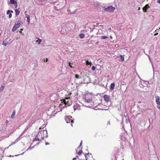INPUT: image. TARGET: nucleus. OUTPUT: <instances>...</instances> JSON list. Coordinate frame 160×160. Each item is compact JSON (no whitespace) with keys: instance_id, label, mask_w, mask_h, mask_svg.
I'll return each instance as SVG.
<instances>
[{"instance_id":"a878e982","label":"nucleus","mask_w":160,"mask_h":160,"mask_svg":"<svg viewBox=\"0 0 160 160\" xmlns=\"http://www.w3.org/2000/svg\"><path fill=\"white\" fill-rule=\"evenodd\" d=\"M22 22L21 21H18L17 22V23L16 24H18L19 26L20 25H21L22 24Z\"/></svg>"},{"instance_id":"6e6552de","label":"nucleus","mask_w":160,"mask_h":160,"mask_svg":"<svg viewBox=\"0 0 160 160\" xmlns=\"http://www.w3.org/2000/svg\"><path fill=\"white\" fill-rule=\"evenodd\" d=\"M149 8L150 7H149L148 5V4H146L145 6L142 8L143 11L145 12H147V9Z\"/></svg>"},{"instance_id":"dca6fc26","label":"nucleus","mask_w":160,"mask_h":160,"mask_svg":"<svg viewBox=\"0 0 160 160\" xmlns=\"http://www.w3.org/2000/svg\"><path fill=\"white\" fill-rule=\"evenodd\" d=\"M115 87V84L114 83L111 84L110 87V88L111 90H112Z\"/></svg>"},{"instance_id":"ddd939ff","label":"nucleus","mask_w":160,"mask_h":160,"mask_svg":"<svg viewBox=\"0 0 160 160\" xmlns=\"http://www.w3.org/2000/svg\"><path fill=\"white\" fill-rule=\"evenodd\" d=\"M85 60L86 62V63L87 65H90V66H91L92 65V62H91L90 61H89V60L88 59H85Z\"/></svg>"},{"instance_id":"09e8293b","label":"nucleus","mask_w":160,"mask_h":160,"mask_svg":"<svg viewBox=\"0 0 160 160\" xmlns=\"http://www.w3.org/2000/svg\"><path fill=\"white\" fill-rule=\"evenodd\" d=\"M85 158H86V160H87L88 159V157H85Z\"/></svg>"},{"instance_id":"c9c22d12","label":"nucleus","mask_w":160,"mask_h":160,"mask_svg":"<svg viewBox=\"0 0 160 160\" xmlns=\"http://www.w3.org/2000/svg\"><path fill=\"white\" fill-rule=\"evenodd\" d=\"M48 60V58H46V59H43V61L44 62H47Z\"/></svg>"},{"instance_id":"2f4dec72","label":"nucleus","mask_w":160,"mask_h":160,"mask_svg":"<svg viewBox=\"0 0 160 160\" xmlns=\"http://www.w3.org/2000/svg\"><path fill=\"white\" fill-rule=\"evenodd\" d=\"M75 77L77 79H79V78H80L78 74L75 75Z\"/></svg>"},{"instance_id":"13d9d810","label":"nucleus","mask_w":160,"mask_h":160,"mask_svg":"<svg viewBox=\"0 0 160 160\" xmlns=\"http://www.w3.org/2000/svg\"><path fill=\"white\" fill-rule=\"evenodd\" d=\"M98 41L97 42H96V44L98 43Z\"/></svg>"},{"instance_id":"e433bc0d","label":"nucleus","mask_w":160,"mask_h":160,"mask_svg":"<svg viewBox=\"0 0 160 160\" xmlns=\"http://www.w3.org/2000/svg\"><path fill=\"white\" fill-rule=\"evenodd\" d=\"M96 68L95 66H93L92 67V70H94Z\"/></svg>"},{"instance_id":"393cba45","label":"nucleus","mask_w":160,"mask_h":160,"mask_svg":"<svg viewBox=\"0 0 160 160\" xmlns=\"http://www.w3.org/2000/svg\"><path fill=\"white\" fill-rule=\"evenodd\" d=\"M101 38L103 39H106L108 38V37L106 36H102L101 37Z\"/></svg>"},{"instance_id":"37998d69","label":"nucleus","mask_w":160,"mask_h":160,"mask_svg":"<svg viewBox=\"0 0 160 160\" xmlns=\"http://www.w3.org/2000/svg\"><path fill=\"white\" fill-rule=\"evenodd\" d=\"M45 143L46 145H48L49 144L47 142H46Z\"/></svg>"},{"instance_id":"4c0bfd02","label":"nucleus","mask_w":160,"mask_h":160,"mask_svg":"<svg viewBox=\"0 0 160 160\" xmlns=\"http://www.w3.org/2000/svg\"><path fill=\"white\" fill-rule=\"evenodd\" d=\"M87 155H91L92 156V154L91 153H89V152H88L87 153Z\"/></svg>"},{"instance_id":"6ab92c4d","label":"nucleus","mask_w":160,"mask_h":160,"mask_svg":"<svg viewBox=\"0 0 160 160\" xmlns=\"http://www.w3.org/2000/svg\"><path fill=\"white\" fill-rule=\"evenodd\" d=\"M156 103L157 105V107L160 110V101L156 102Z\"/></svg>"},{"instance_id":"79ce46f5","label":"nucleus","mask_w":160,"mask_h":160,"mask_svg":"<svg viewBox=\"0 0 160 160\" xmlns=\"http://www.w3.org/2000/svg\"><path fill=\"white\" fill-rule=\"evenodd\" d=\"M85 157H87V153L84 154Z\"/></svg>"},{"instance_id":"c85d7f7f","label":"nucleus","mask_w":160,"mask_h":160,"mask_svg":"<svg viewBox=\"0 0 160 160\" xmlns=\"http://www.w3.org/2000/svg\"><path fill=\"white\" fill-rule=\"evenodd\" d=\"M38 40H36V42L37 43L39 44L40 43V39L39 38H37Z\"/></svg>"},{"instance_id":"39448f33","label":"nucleus","mask_w":160,"mask_h":160,"mask_svg":"<svg viewBox=\"0 0 160 160\" xmlns=\"http://www.w3.org/2000/svg\"><path fill=\"white\" fill-rule=\"evenodd\" d=\"M60 32L62 34H64L65 33L67 32L66 27L65 26H62Z\"/></svg>"},{"instance_id":"58836bf2","label":"nucleus","mask_w":160,"mask_h":160,"mask_svg":"<svg viewBox=\"0 0 160 160\" xmlns=\"http://www.w3.org/2000/svg\"><path fill=\"white\" fill-rule=\"evenodd\" d=\"M82 141H81V142L80 144L79 147H80V146H82Z\"/></svg>"},{"instance_id":"20e7f679","label":"nucleus","mask_w":160,"mask_h":160,"mask_svg":"<svg viewBox=\"0 0 160 160\" xmlns=\"http://www.w3.org/2000/svg\"><path fill=\"white\" fill-rule=\"evenodd\" d=\"M103 97L104 100L106 102H108L110 100V97L107 95H104Z\"/></svg>"},{"instance_id":"ea45409f","label":"nucleus","mask_w":160,"mask_h":160,"mask_svg":"<svg viewBox=\"0 0 160 160\" xmlns=\"http://www.w3.org/2000/svg\"><path fill=\"white\" fill-rule=\"evenodd\" d=\"M157 2L158 3L160 4V0H158Z\"/></svg>"},{"instance_id":"4be33fe9","label":"nucleus","mask_w":160,"mask_h":160,"mask_svg":"<svg viewBox=\"0 0 160 160\" xmlns=\"http://www.w3.org/2000/svg\"><path fill=\"white\" fill-rule=\"evenodd\" d=\"M120 60L121 61H124V58L123 56L121 55H120Z\"/></svg>"},{"instance_id":"052dcab7","label":"nucleus","mask_w":160,"mask_h":160,"mask_svg":"<svg viewBox=\"0 0 160 160\" xmlns=\"http://www.w3.org/2000/svg\"><path fill=\"white\" fill-rule=\"evenodd\" d=\"M40 42H42V39H41Z\"/></svg>"},{"instance_id":"f03ea898","label":"nucleus","mask_w":160,"mask_h":160,"mask_svg":"<svg viewBox=\"0 0 160 160\" xmlns=\"http://www.w3.org/2000/svg\"><path fill=\"white\" fill-rule=\"evenodd\" d=\"M72 118V117L68 116L65 119V121L67 123L71 122V125L72 126V123L74 122V120L71 118Z\"/></svg>"},{"instance_id":"aec40b11","label":"nucleus","mask_w":160,"mask_h":160,"mask_svg":"<svg viewBox=\"0 0 160 160\" xmlns=\"http://www.w3.org/2000/svg\"><path fill=\"white\" fill-rule=\"evenodd\" d=\"M92 100L90 99H85V102H91Z\"/></svg>"},{"instance_id":"bb28decb","label":"nucleus","mask_w":160,"mask_h":160,"mask_svg":"<svg viewBox=\"0 0 160 160\" xmlns=\"http://www.w3.org/2000/svg\"><path fill=\"white\" fill-rule=\"evenodd\" d=\"M89 29H90V32H92V31H93V30H97V29L96 28H94L92 29L91 28H89Z\"/></svg>"},{"instance_id":"49530a36","label":"nucleus","mask_w":160,"mask_h":160,"mask_svg":"<svg viewBox=\"0 0 160 160\" xmlns=\"http://www.w3.org/2000/svg\"><path fill=\"white\" fill-rule=\"evenodd\" d=\"M22 30H23V29H20V31H19V32H21V31H22Z\"/></svg>"},{"instance_id":"1a4fd4ad","label":"nucleus","mask_w":160,"mask_h":160,"mask_svg":"<svg viewBox=\"0 0 160 160\" xmlns=\"http://www.w3.org/2000/svg\"><path fill=\"white\" fill-rule=\"evenodd\" d=\"M13 12V11L12 10H8L7 12V14L9 15V18H11L12 16V14L11 13Z\"/></svg>"},{"instance_id":"bf43d9fd","label":"nucleus","mask_w":160,"mask_h":160,"mask_svg":"<svg viewBox=\"0 0 160 160\" xmlns=\"http://www.w3.org/2000/svg\"><path fill=\"white\" fill-rule=\"evenodd\" d=\"M18 155H16L15 156H18Z\"/></svg>"},{"instance_id":"9b49d317","label":"nucleus","mask_w":160,"mask_h":160,"mask_svg":"<svg viewBox=\"0 0 160 160\" xmlns=\"http://www.w3.org/2000/svg\"><path fill=\"white\" fill-rule=\"evenodd\" d=\"M26 11L25 12V15L26 17V18H27V21L28 22V24H29L30 22V16L28 15L26 13Z\"/></svg>"},{"instance_id":"412c9836","label":"nucleus","mask_w":160,"mask_h":160,"mask_svg":"<svg viewBox=\"0 0 160 160\" xmlns=\"http://www.w3.org/2000/svg\"><path fill=\"white\" fill-rule=\"evenodd\" d=\"M15 113H16L15 111L13 112L11 117L12 118H14V117L15 115Z\"/></svg>"},{"instance_id":"423d86ee","label":"nucleus","mask_w":160,"mask_h":160,"mask_svg":"<svg viewBox=\"0 0 160 160\" xmlns=\"http://www.w3.org/2000/svg\"><path fill=\"white\" fill-rule=\"evenodd\" d=\"M19 27L18 24H15L14 26L12 28V32L15 31L17 28Z\"/></svg>"},{"instance_id":"9d476101","label":"nucleus","mask_w":160,"mask_h":160,"mask_svg":"<svg viewBox=\"0 0 160 160\" xmlns=\"http://www.w3.org/2000/svg\"><path fill=\"white\" fill-rule=\"evenodd\" d=\"M98 100L97 99L95 100V101L94 102H93V107H97L99 104H100V103H97V102H98Z\"/></svg>"},{"instance_id":"603ef678","label":"nucleus","mask_w":160,"mask_h":160,"mask_svg":"<svg viewBox=\"0 0 160 160\" xmlns=\"http://www.w3.org/2000/svg\"><path fill=\"white\" fill-rule=\"evenodd\" d=\"M76 158H78V157L77 156H76Z\"/></svg>"},{"instance_id":"3c124183","label":"nucleus","mask_w":160,"mask_h":160,"mask_svg":"<svg viewBox=\"0 0 160 160\" xmlns=\"http://www.w3.org/2000/svg\"><path fill=\"white\" fill-rule=\"evenodd\" d=\"M157 30H158L157 29V30H155V32H158V31H157Z\"/></svg>"},{"instance_id":"72a5a7b5","label":"nucleus","mask_w":160,"mask_h":160,"mask_svg":"<svg viewBox=\"0 0 160 160\" xmlns=\"http://www.w3.org/2000/svg\"><path fill=\"white\" fill-rule=\"evenodd\" d=\"M22 138L21 136H19V137L16 140V141H18L20 139H21Z\"/></svg>"},{"instance_id":"4d7b16f0","label":"nucleus","mask_w":160,"mask_h":160,"mask_svg":"<svg viewBox=\"0 0 160 160\" xmlns=\"http://www.w3.org/2000/svg\"><path fill=\"white\" fill-rule=\"evenodd\" d=\"M148 57H149V60H150L151 59H150V58L149 56H148Z\"/></svg>"},{"instance_id":"a18cd8bd","label":"nucleus","mask_w":160,"mask_h":160,"mask_svg":"<svg viewBox=\"0 0 160 160\" xmlns=\"http://www.w3.org/2000/svg\"><path fill=\"white\" fill-rule=\"evenodd\" d=\"M83 99H84V100L85 101V99H86V97H84Z\"/></svg>"},{"instance_id":"f3484780","label":"nucleus","mask_w":160,"mask_h":160,"mask_svg":"<svg viewBox=\"0 0 160 160\" xmlns=\"http://www.w3.org/2000/svg\"><path fill=\"white\" fill-rule=\"evenodd\" d=\"M8 42L7 40H4L2 42V44L4 45L5 46H6L8 44Z\"/></svg>"},{"instance_id":"c756f323","label":"nucleus","mask_w":160,"mask_h":160,"mask_svg":"<svg viewBox=\"0 0 160 160\" xmlns=\"http://www.w3.org/2000/svg\"><path fill=\"white\" fill-rule=\"evenodd\" d=\"M64 2L63 3H60V4H58V5H60V6H59L58 7H61L63 5L64 6H64L65 5H64Z\"/></svg>"},{"instance_id":"f257e3e1","label":"nucleus","mask_w":160,"mask_h":160,"mask_svg":"<svg viewBox=\"0 0 160 160\" xmlns=\"http://www.w3.org/2000/svg\"><path fill=\"white\" fill-rule=\"evenodd\" d=\"M41 138L43 139L44 138L47 137L48 133L47 131L46 130H44L43 129L41 130Z\"/></svg>"},{"instance_id":"8fccbe9b","label":"nucleus","mask_w":160,"mask_h":160,"mask_svg":"<svg viewBox=\"0 0 160 160\" xmlns=\"http://www.w3.org/2000/svg\"><path fill=\"white\" fill-rule=\"evenodd\" d=\"M29 149H30V147H29V148L26 151H28Z\"/></svg>"},{"instance_id":"5fc2aeb1","label":"nucleus","mask_w":160,"mask_h":160,"mask_svg":"<svg viewBox=\"0 0 160 160\" xmlns=\"http://www.w3.org/2000/svg\"><path fill=\"white\" fill-rule=\"evenodd\" d=\"M140 8L139 7V8H138V10H140Z\"/></svg>"},{"instance_id":"4468645a","label":"nucleus","mask_w":160,"mask_h":160,"mask_svg":"<svg viewBox=\"0 0 160 160\" xmlns=\"http://www.w3.org/2000/svg\"><path fill=\"white\" fill-rule=\"evenodd\" d=\"M63 7H64V6L63 5L61 7H57L56 6H54V8L57 10H60V9H61Z\"/></svg>"},{"instance_id":"a19ab883","label":"nucleus","mask_w":160,"mask_h":160,"mask_svg":"<svg viewBox=\"0 0 160 160\" xmlns=\"http://www.w3.org/2000/svg\"><path fill=\"white\" fill-rule=\"evenodd\" d=\"M158 34V32H156L155 34H154V36H156V35H157Z\"/></svg>"},{"instance_id":"2eb2a0df","label":"nucleus","mask_w":160,"mask_h":160,"mask_svg":"<svg viewBox=\"0 0 160 160\" xmlns=\"http://www.w3.org/2000/svg\"><path fill=\"white\" fill-rule=\"evenodd\" d=\"M15 11L16 12V15L17 16L20 13V11L18 9H15Z\"/></svg>"},{"instance_id":"f704fd0d","label":"nucleus","mask_w":160,"mask_h":160,"mask_svg":"<svg viewBox=\"0 0 160 160\" xmlns=\"http://www.w3.org/2000/svg\"><path fill=\"white\" fill-rule=\"evenodd\" d=\"M4 88V87L3 86H1L0 88V90L1 91H3V90Z\"/></svg>"},{"instance_id":"a211bd4d","label":"nucleus","mask_w":160,"mask_h":160,"mask_svg":"<svg viewBox=\"0 0 160 160\" xmlns=\"http://www.w3.org/2000/svg\"><path fill=\"white\" fill-rule=\"evenodd\" d=\"M155 98H156V102H158V101H160V97L158 96H156L155 97Z\"/></svg>"},{"instance_id":"e2e57ef3","label":"nucleus","mask_w":160,"mask_h":160,"mask_svg":"<svg viewBox=\"0 0 160 160\" xmlns=\"http://www.w3.org/2000/svg\"><path fill=\"white\" fill-rule=\"evenodd\" d=\"M75 108H74V110H75Z\"/></svg>"},{"instance_id":"69168bd1","label":"nucleus","mask_w":160,"mask_h":160,"mask_svg":"<svg viewBox=\"0 0 160 160\" xmlns=\"http://www.w3.org/2000/svg\"><path fill=\"white\" fill-rule=\"evenodd\" d=\"M36 145V144L34 145V146H35Z\"/></svg>"},{"instance_id":"0e129e2a","label":"nucleus","mask_w":160,"mask_h":160,"mask_svg":"<svg viewBox=\"0 0 160 160\" xmlns=\"http://www.w3.org/2000/svg\"><path fill=\"white\" fill-rule=\"evenodd\" d=\"M39 129H40V128H39Z\"/></svg>"},{"instance_id":"c03bdc74","label":"nucleus","mask_w":160,"mask_h":160,"mask_svg":"<svg viewBox=\"0 0 160 160\" xmlns=\"http://www.w3.org/2000/svg\"><path fill=\"white\" fill-rule=\"evenodd\" d=\"M76 158H73V160H76Z\"/></svg>"},{"instance_id":"cd10ccee","label":"nucleus","mask_w":160,"mask_h":160,"mask_svg":"<svg viewBox=\"0 0 160 160\" xmlns=\"http://www.w3.org/2000/svg\"><path fill=\"white\" fill-rule=\"evenodd\" d=\"M82 153V150H79L78 152V154L80 155Z\"/></svg>"},{"instance_id":"5701e85b","label":"nucleus","mask_w":160,"mask_h":160,"mask_svg":"<svg viewBox=\"0 0 160 160\" xmlns=\"http://www.w3.org/2000/svg\"><path fill=\"white\" fill-rule=\"evenodd\" d=\"M85 36V35L84 34L81 33L79 34V37L81 38H83Z\"/></svg>"},{"instance_id":"680f3d73","label":"nucleus","mask_w":160,"mask_h":160,"mask_svg":"<svg viewBox=\"0 0 160 160\" xmlns=\"http://www.w3.org/2000/svg\"><path fill=\"white\" fill-rule=\"evenodd\" d=\"M87 30L89 31V30L88 29V30Z\"/></svg>"},{"instance_id":"f8f14e48","label":"nucleus","mask_w":160,"mask_h":160,"mask_svg":"<svg viewBox=\"0 0 160 160\" xmlns=\"http://www.w3.org/2000/svg\"><path fill=\"white\" fill-rule=\"evenodd\" d=\"M55 96H56V95L55 94H52L50 97V99L52 101H54L56 99H54L53 97H55Z\"/></svg>"},{"instance_id":"b1692460","label":"nucleus","mask_w":160,"mask_h":160,"mask_svg":"<svg viewBox=\"0 0 160 160\" xmlns=\"http://www.w3.org/2000/svg\"><path fill=\"white\" fill-rule=\"evenodd\" d=\"M43 109L44 110L43 112H45L48 110V108L47 107H46Z\"/></svg>"},{"instance_id":"864d4df0","label":"nucleus","mask_w":160,"mask_h":160,"mask_svg":"<svg viewBox=\"0 0 160 160\" xmlns=\"http://www.w3.org/2000/svg\"><path fill=\"white\" fill-rule=\"evenodd\" d=\"M65 0H62V2H65Z\"/></svg>"},{"instance_id":"6e6d98bb","label":"nucleus","mask_w":160,"mask_h":160,"mask_svg":"<svg viewBox=\"0 0 160 160\" xmlns=\"http://www.w3.org/2000/svg\"><path fill=\"white\" fill-rule=\"evenodd\" d=\"M24 153V152H23V153H21V155H22L23 154V153Z\"/></svg>"},{"instance_id":"473e14b6","label":"nucleus","mask_w":160,"mask_h":160,"mask_svg":"<svg viewBox=\"0 0 160 160\" xmlns=\"http://www.w3.org/2000/svg\"><path fill=\"white\" fill-rule=\"evenodd\" d=\"M39 139L38 138H37V137H36L35 138H34L33 139V141H39Z\"/></svg>"},{"instance_id":"7c9ffc66","label":"nucleus","mask_w":160,"mask_h":160,"mask_svg":"<svg viewBox=\"0 0 160 160\" xmlns=\"http://www.w3.org/2000/svg\"><path fill=\"white\" fill-rule=\"evenodd\" d=\"M71 64H72V63H71L70 62H69L68 64L69 66L72 68H73V67L71 65Z\"/></svg>"},{"instance_id":"de8ad7c7","label":"nucleus","mask_w":160,"mask_h":160,"mask_svg":"<svg viewBox=\"0 0 160 160\" xmlns=\"http://www.w3.org/2000/svg\"><path fill=\"white\" fill-rule=\"evenodd\" d=\"M37 1H36V2H37V3H38V2H39V0H37Z\"/></svg>"},{"instance_id":"7ed1b4c3","label":"nucleus","mask_w":160,"mask_h":160,"mask_svg":"<svg viewBox=\"0 0 160 160\" xmlns=\"http://www.w3.org/2000/svg\"><path fill=\"white\" fill-rule=\"evenodd\" d=\"M115 9L114 7L112 6H109L107 8H105L104 9V11H108L110 12H113Z\"/></svg>"},{"instance_id":"0eeeda50","label":"nucleus","mask_w":160,"mask_h":160,"mask_svg":"<svg viewBox=\"0 0 160 160\" xmlns=\"http://www.w3.org/2000/svg\"><path fill=\"white\" fill-rule=\"evenodd\" d=\"M9 3L11 4H13L15 6H17V2L16 0H10Z\"/></svg>"}]
</instances>
